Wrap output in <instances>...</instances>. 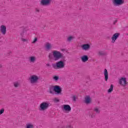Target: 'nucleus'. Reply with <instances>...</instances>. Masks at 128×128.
I'll return each mask as SVG.
<instances>
[{
	"label": "nucleus",
	"mask_w": 128,
	"mask_h": 128,
	"mask_svg": "<svg viewBox=\"0 0 128 128\" xmlns=\"http://www.w3.org/2000/svg\"><path fill=\"white\" fill-rule=\"evenodd\" d=\"M50 104L46 102H42L40 104L39 110L41 111L46 110L48 108Z\"/></svg>",
	"instance_id": "obj_2"
},
{
	"label": "nucleus",
	"mask_w": 128,
	"mask_h": 128,
	"mask_svg": "<svg viewBox=\"0 0 128 128\" xmlns=\"http://www.w3.org/2000/svg\"><path fill=\"white\" fill-rule=\"evenodd\" d=\"M36 12H40V10L36 8Z\"/></svg>",
	"instance_id": "obj_33"
},
{
	"label": "nucleus",
	"mask_w": 128,
	"mask_h": 128,
	"mask_svg": "<svg viewBox=\"0 0 128 128\" xmlns=\"http://www.w3.org/2000/svg\"><path fill=\"white\" fill-rule=\"evenodd\" d=\"M98 54L99 56H106V52H104V51H99Z\"/></svg>",
	"instance_id": "obj_19"
},
{
	"label": "nucleus",
	"mask_w": 128,
	"mask_h": 128,
	"mask_svg": "<svg viewBox=\"0 0 128 128\" xmlns=\"http://www.w3.org/2000/svg\"><path fill=\"white\" fill-rule=\"evenodd\" d=\"M34 125L32 124H26V128H34Z\"/></svg>",
	"instance_id": "obj_21"
},
{
	"label": "nucleus",
	"mask_w": 128,
	"mask_h": 128,
	"mask_svg": "<svg viewBox=\"0 0 128 128\" xmlns=\"http://www.w3.org/2000/svg\"><path fill=\"white\" fill-rule=\"evenodd\" d=\"M2 68V66L1 64H0V68Z\"/></svg>",
	"instance_id": "obj_36"
},
{
	"label": "nucleus",
	"mask_w": 128,
	"mask_h": 128,
	"mask_svg": "<svg viewBox=\"0 0 128 128\" xmlns=\"http://www.w3.org/2000/svg\"><path fill=\"white\" fill-rule=\"evenodd\" d=\"M52 52L54 60H58L60 58H62L63 60L58 61L56 64H52V68H54V70L64 68V60L66 59V56H64L62 54L58 51L54 50Z\"/></svg>",
	"instance_id": "obj_1"
},
{
	"label": "nucleus",
	"mask_w": 128,
	"mask_h": 128,
	"mask_svg": "<svg viewBox=\"0 0 128 128\" xmlns=\"http://www.w3.org/2000/svg\"><path fill=\"white\" fill-rule=\"evenodd\" d=\"M72 98L74 102H76V95L73 96Z\"/></svg>",
	"instance_id": "obj_25"
},
{
	"label": "nucleus",
	"mask_w": 128,
	"mask_h": 128,
	"mask_svg": "<svg viewBox=\"0 0 128 128\" xmlns=\"http://www.w3.org/2000/svg\"><path fill=\"white\" fill-rule=\"evenodd\" d=\"M53 78L56 80V82L57 80H58V79L60 78V77L58 76H54L53 77Z\"/></svg>",
	"instance_id": "obj_23"
},
{
	"label": "nucleus",
	"mask_w": 128,
	"mask_h": 128,
	"mask_svg": "<svg viewBox=\"0 0 128 128\" xmlns=\"http://www.w3.org/2000/svg\"><path fill=\"white\" fill-rule=\"evenodd\" d=\"M74 37L72 36H70L67 38V42H72V40H74Z\"/></svg>",
	"instance_id": "obj_20"
},
{
	"label": "nucleus",
	"mask_w": 128,
	"mask_h": 128,
	"mask_svg": "<svg viewBox=\"0 0 128 128\" xmlns=\"http://www.w3.org/2000/svg\"><path fill=\"white\" fill-rule=\"evenodd\" d=\"M54 102H60V100L58 98H54Z\"/></svg>",
	"instance_id": "obj_28"
},
{
	"label": "nucleus",
	"mask_w": 128,
	"mask_h": 128,
	"mask_svg": "<svg viewBox=\"0 0 128 128\" xmlns=\"http://www.w3.org/2000/svg\"><path fill=\"white\" fill-rule=\"evenodd\" d=\"M52 0H41L40 4L41 6H48L50 4Z\"/></svg>",
	"instance_id": "obj_10"
},
{
	"label": "nucleus",
	"mask_w": 128,
	"mask_h": 128,
	"mask_svg": "<svg viewBox=\"0 0 128 128\" xmlns=\"http://www.w3.org/2000/svg\"><path fill=\"white\" fill-rule=\"evenodd\" d=\"M72 126L68 125L66 126V128H72Z\"/></svg>",
	"instance_id": "obj_31"
},
{
	"label": "nucleus",
	"mask_w": 128,
	"mask_h": 128,
	"mask_svg": "<svg viewBox=\"0 0 128 128\" xmlns=\"http://www.w3.org/2000/svg\"><path fill=\"white\" fill-rule=\"evenodd\" d=\"M112 90H114V85L113 84H111L110 88L108 90V94L112 92Z\"/></svg>",
	"instance_id": "obj_18"
},
{
	"label": "nucleus",
	"mask_w": 128,
	"mask_h": 128,
	"mask_svg": "<svg viewBox=\"0 0 128 128\" xmlns=\"http://www.w3.org/2000/svg\"><path fill=\"white\" fill-rule=\"evenodd\" d=\"M119 84L120 86H126V84H128V82H126V78H121L119 80Z\"/></svg>",
	"instance_id": "obj_8"
},
{
	"label": "nucleus",
	"mask_w": 128,
	"mask_h": 128,
	"mask_svg": "<svg viewBox=\"0 0 128 128\" xmlns=\"http://www.w3.org/2000/svg\"><path fill=\"white\" fill-rule=\"evenodd\" d=\"M30 80L31 84H34L38 80V77L36 75H32L30 77Z\"/></svg>",
	"instance_id": "obj_7"
},
{
	"label": "nucleus",
	"mask_w": 128,
	"mask_h": 128,
	"mask_svg": "<svg viewBox=\"0 0 128 128\" xmlns=\"http://www.w3.org/2000/svg\"><path fill=\"white\" fill-rule=\"evenodd\" d=\"M36 58L35 56H30L29 58V60L30 62H34L36 60Z\"/></svg>",
	"instance_id": "obj_16"
},
{
	"label": "nucleus",
	"mask_w": 128,
	"mask_h": 128,
	"mask_svg": "<svg viewBox=\"0 0 128 128\" xmlns=\"http://www.w3.org/2000/svg\"><path fill=\"white\" fill-rule=\"evenodd\" d=\"M84 102L85 104H90L92 102V100L90 96H88L85 97Z\"/></svg>",
	"instance_id": "obj_12"
},
{
	"label": "nucleus",
	"mask_w": 128,
	"mask_h": 128,
	"mask_svg": "<svg viewBox=\"0 0 128 128\" xmlns=\"http://www.w3.org/2000/svg\"><path fill=\"white\" fill-rule=\"evenodd\" d=\"M91 118H94V116H95V115H94V114H92V115H91Z\"/></svg>",
	"instance_id": "obj_32"
},
{
	"label": "nucleus",
	"mask_w": 128,
	"mask_h": 128,
	"mask_svg": "<svg viewBox=\"0 0 128 128\" xmlns=\"http://www.w3.org/2000/svg\"><path fill=\"white\" fill-rule=\"evenodd\" d=\"M62 88L58 86H54V92L56 94H62Z\"/></svg>",
	"instance_id": "obj_4"
},
{
	"label": "nucleus",
	"mask_w": 128,
	"mask_h": 128,
	"mask_svg": "<svg viewBox=\"0 0 128 128\" xmlns=\"http://www.w3.org/2000/svg\"><path fill=\"white\" fill-rule=\"evenodd\" d=\"M48 58L50 60H52V53L49 54Z\"/></svg>",
	"instance_id": "obj_26"
},
{
	"label": "nucleus",
	"mask_w": 128,
	"mask_h": 128,
	"mask_svg": "<svg viewBox=\"0 0 128 128\" xmlns=\"http://www.w3.org/2000/svg\"><path fill=\"white\" fill-rule=\"evenodd\" d=\"M14 88H18V86H20V84L18 82H14Z\"/></svg>",
	"instance_id": "obj_24"
},
{
	"label": "nucleus",
	"mask_w": 128,
	"mask_h": 128,
	"mask_svg": "<svg viewBox=\"0 0 128 128\" xmlns=\"http://www.w3.org/2000/svg\"><path fill=\"white\" fill-rule=\"evenodd\" d=\"M36 42H38V38H35L33 42H32V44H36Z\"/></svg>",
	"instance_id": "obj_27"
},
{
	"label": "nucleus",
	"mask_w": 128,
	"mask_h": 128,
	"mask_svg": "<svg viewBox=\"0 0 128 128\" xmlns=\"http://www.w3.org/2000/svg\"><path fill=\"white\" fill-rule=\"evenodd\" d=\"M62 110H64L66 112H70L72 110V108L68 104H64L62 106Z\"/></svg>",
	"instance_id": "obj_6"
},
{
	"label": "nucleus",
	"mask_w": 128,
	"mask_h": 128,
	"mask_svg": "<svg viewBox=\"0 0 128 128\" xmlns=\"http://www.w3.org/2000/svg\"><path fill=\"white\" fill-rule=\"evenodd\" d=\"M94 111L96 112V114H100V110L98 108H94Z\"/></svg>",
	"instance_id": "obj_22"
},
{
	"label": "nucleus",
	"mask_w": 128,
	"mask_h": 128,
	"mask_svg": "<svg viewBox=\"0 0 128 128\" xmlns=\"http://www.w3.org/2000/svg\"><path fill=\"white\" fill-rule=\"evenodd\" d=\"M0 30L2 34H6V26L4 25H2L0 27Z\"/></svg>",
	"instance_id": "obj_9"
},
{
	"label": "nucleus",
	"mask_w": 128,
	"mask_h": 128,
	"mask_svg": "<svg viewBox=\"0 0 128 128\" xmlns=\"http://www.w3.org/2000/svg\"><path fill=\"white\" fill-rule=\"evenodd\" d=\"M116 22H118L116 20H115V22H114V24H116Z\"/></svg>",
	"instance_id": "obj_37"
},
{
	"label": "nucleus",
	"mask_w": 128,
	"mask_h": 128,
	"mask_svg": "<svg viewBox=\"0 0 128 128\" xmlns=\"http://www.w3.org/2000/svg\"><path fill=\"white\" fill-rule=\"evenodd\" d=\"M4 112V108L0 110V114H2Z\"/></svg>",
	"instance_id": "obj_29"
},
{
	"label": "nucleus",
	"mask_w": 128,
	"mask_h": 128,
	"mask_svg": "<svg viewBox=\"0 0 128 128\" xmlns=\"http://www.w3.org/2000/svg\"><path fill=\"white\" fill-rule=\"evenodd\" d=\"M48 92L50 94H54V86H50L49 87Z\"/></svg>",
	"instance_id": "obj_15"
},
{
	"label": "nucleus",
	"mask_w": 128,
	"mask_h": 128,
	"mask_svg": "<svg viewBox=\"0 0 128 128\" xmlns=\"http://www.w3.org/2000/svg\"><path fill=\"white\" fill-rule=\"evenodd\" d=\"M21 40H22V42H26V39H24V38H21Z\"/></svg>",
	"instance_id": "obj_30"
},
{
	"label": "nucleus",
	"mask_w": 128,
	"mask_h": 128,
	"mask_svg": "<svg viewBox=\"0 0 128 128\" xmlns=\"http://www.w3.org/2000/svg\"><path fill=\"white\" fill-rule=\"evenodd\" d=\"M81 60L83 62H86L88 60V56L87 55H84L81 57Z\"/></svg>",
	"instance_id": "obj_14"
},
{
	"label": "nucleus",
	"mask_w": 128,
	"mask_h": 128,
	"mask_svg": "<svg viewBox=\"0 0 128 128\" xmlns=\"http://www.w3.org/2000/svg\"><path fill=\"white\" fill-rule=\"evenodd\" d=\"M46 66H50V64H46Z\"/></svg>",
	"instance_id": "obj_34"
},
{
	"label": "nucleus",
	"mask_w": 128,
	"mask_h": 128,
	"mask_svg": "<svg viewBox=\"0 0 128 128\" xmlns=\"http://www.w3.org/2000/svg\"><path fill=\"white\" fill-rule=\"evenodd\" d=\"M104 76H105L104 80L106 82H108V72L106 68L104 69Z\"/></svg>",
	"instance_id": "obj_13"
},
{
	"label": "nucleus",
	"mask_w": 128,
	"mask_h": 128,
	"mask_svg": "<svg viewBox=\"0 0 128 128\" xmlns=\"http://www.w3.org/2000/svg\"><path fill=\"white\" fill-rule=\"evenodd\" d=\"M120 36V34L118 32L115 33L114 34H113L112 38H111L112 40V44H114V42H116V40Z\"/></svg>",
	"instance_id": "obj_5"
},
{
	"label": "nucleus",
	"mask_w": 128,
	"mask_h": 128,
	"mask_svg": "<svg viewBox=\"0 0 128 128\" xmlns=\"http://www.w3.org/2000/svg\"><path fill=\"white\" fill-rule=\"evenodd\" d=\"M81 48H82V50H88L90 48V45L88 44H83L81 46Z\"/></svg>",
	"instance_id": "obj_11"
},
{
	"label": "nucleus",
	"mask_w": 128,
	"mask_h": 128,
	"mask_svg": "<svg viewBox=\"0 0 128 128\" xmlns=\"http://www.w3.org/2000/svg\"><path fill=\"white\" fill-rule=\"evenodd\" d=\"M46 48L48 50H50V48H52V44H50V43H48V42L46 43Z\"/></svg>",
	"instance_id": "obj_17"
},
{
	"label": "nucleus",
	"mask_w": 128,
	"mask_h": 128,
	"mask_svg": "<svg viewBox=\"0 0 128 128\" xmlns=\"http://www.w3.org/2000/svg\"><path fill=\"white\" fill-rule=\"evenodd\" d=\"M112 1L114 6H118L124 4V0H112Z\"/></svg>",
	"instance_id": "obj_3"
},
{
	"label": "nucleus",
	"mask_w": 128,
	"mask_h": 128,
	"mask_svg": "<svg viewBox=\"0 0 128 128\" xmlns=\"http://www.w3.org/2000/svg\"><path fill=\"white\" fill-rule=\"evenodd\" d=\"M22 34H24V33H21V34H20V35L22 36H22Z\"/></svg>",
	"instance_id": "obj_35"
}]
</instances>
